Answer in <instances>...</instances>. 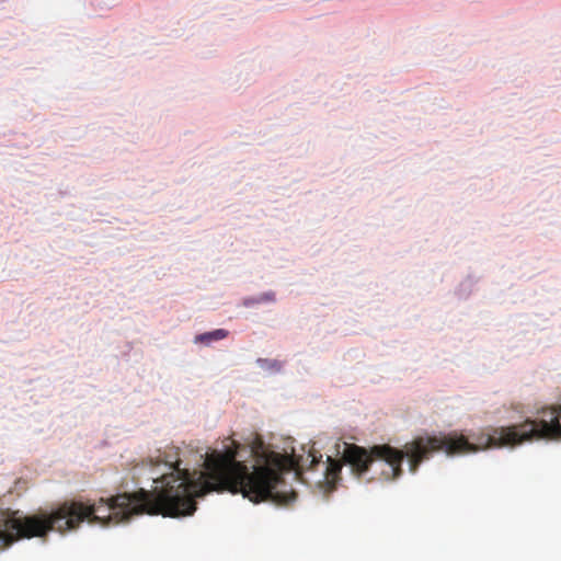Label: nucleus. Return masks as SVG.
Returning a JSON list of instances; mask_svg holds the SVG:
<instances>
[{"label":"nucleus","instance_id":"1","mask_svg":"<svg viewBox=\"0 0 561 561\" xmlns=\"http://www.w3.org/2000/svg\"><path fill=\"white\" fill-rule=\"evenodd\" d=\"M239 445L231 440L225 451L214 450L204 460V471L182 469L180 448L169 446L157 456L142 463L149 467L150 479L156 484L151 490L139 489L135 495H122L118 501L125 505L136 503L148 515L164 517L190 516L196 511L195 497L216 491L242 493L251 502L272 500L287 505L294 502L297 493L288 488L283 473L290 467L298 470L312 469L322 456L309 453L306 458L283 456L271 451L261 455L250 471L243 461L237 460Z\"/></svg>","mask_w":561,"mask_h":561},{"label":"nucleus","instance_id":"2","mask_svg":"<svg viewBox=\"0 0 561 561\" xmlns=\"http://www.w3.org/2000/svg\"><path fill=\"white\" fill-rule=\"evenodd\" d=\"M534 440H561V404L543 407L535 419L511 426L492 428L482 435L479 445L468 442L456 433L442 436H417L407 443L403 449L390 445H375L365 448L344 444L342 461L357 478L371 472L369 480L391 481L402 474V461L409 459L410 471L415 473L422 461L439 450L447 455L468 454L485 447L516 446Z\"/></svg>","mask_w":561,"mask_h":561},{"label":"nucleus","instance_id":"3","mask_svg":"<svg viewBox=\"0 0 561 561\" xmlns=\"http://www.w3.org/2000/svg\"><path fill=\"white\" fill-rule=\"evenodd\" d=\"M135 493H123V495H135ZM122 494L110 499L101 497L96 503H84L81 501H66L50 513L42 512L25 518H36L43 526L44 530L34 535V537H43L50 530L65 533L79 527V525L88 520L90 524L99 523L102 526L110 524H119L128 520L134 515L148 514L140 511L136 503L125 505L118 501Z\"/></svg>","mask_w":561,"mask_h":561},{"label":"nucleus","instance_id":"4","mask_svg":"<svg viewBox=\"0 0 561 561\" xmlns=\"http://www.w3.org/2000/svg\"><path fill=\"white\" fill-rule=\"evenodd\" d=\"M44 530L36 518H25L19 511L0 508V551L24 538H34Z\"/></svg>","mask_w":561,"mask_h":561},{"label":"nucleus","instance_id":"5","mask_svg":"<svg viewBox=\"0 0 561 561\" xmlns=\"http://www.w3.org/2000/svg\"><path fill=\"white\" fill-rule=\"evenodd\" d=\"M228 336V331L224 329H217L211 332L199 334L195 337V342L210 344L214 341H219Z\"/></svg>","mask_w":561,"mask_h":561},{"label":"nucleus","instance_id":"6","mask_svg":"<svg viewBox=\"0 0 561 561\" xmlns=\"http://www.w3.org/2000/svg\"><path fill=\"white\" fill-rule=\"evenodd\" d=\"M328 462L329 463L325 466L327 479L334 482L339 478V476L342 471V463L339 461L332 460L330 457L328 458Z\"/></svg>","mask_w":561,"mask_h":561},{"label":"nucleus","instance_id":"7","mask_svg":"<svg viewBox=\"0 0 561 561\" xmlns=\"http://www.w3.org/2000/svg\"><path fill=\"white\" fill-rule=\"evenodd\" d=\"M275 300V294L270 291L261 295L259 298L253 300L252 302H263V301H274Z\"/></svg>","mask_w":561,"mask_h":561}]
</instances>
